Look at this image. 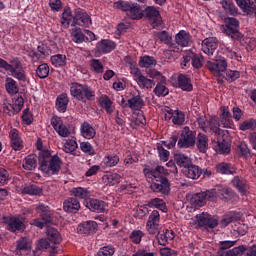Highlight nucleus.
I'll use <instances>...</instances> for the list:
<instances>
[{
	"mask_svg": "<svg viewBox=\"0 0 256 256\" xmlns=\"http://www.w3.org/2000/svg\"><path fill=\"white\" fill-rule=\"evenodd\" d=\"M143 173L150 184V189L154 193H162V195H169V191H171V184L169 183V179L165 177L169 172L163 166H157L155 169L153 168H144Z\"/></svg>",
	"mask_w": 256,
	"mask_h": 256,
	"instance_id": "nucleus-1",
	"label": "nucleus"
},
{
	"mask_svg": "<svg viewBox=\"0 0 256 256\" xmlns=\"http://www.w3.org/2000/svg\"><path fill=\"white\" fill-rule=\"evenodd\" d=\"M39 169L44 175H59L61 171V158L59 156L51 155L49 151H41L38 156Z\"/></svg>",
	"mask_w": 256,
	"mask_h": 256,
	"instance_id": "nucleus-2",
	"label": "nucleus"
},
{
	"mask_svg": "<svg viewBox=\"0 0 256 256\" xmlns=\"http://www.w3.org/2000/svg\"><path fill=\"white\" fill-rule=\"evenodd\" d=\"M70 93L72 97L78 99V101H94L95 91L88 85H82L79 83H73L70 87Z\"/></svg>",
	"mask_w": 256,
	"mask_h": 256,
	"instance_id": "nucleus-3",
	"label": "nucleus"
},
{
	"mask_svg": "<svg viewBox=\"0 0 256 256\" xmlns=\"http://www.w3.org/2000/svg\"><path fill=\"white\" fill-rule=\"evenodd\" d=\"M195 143H197V132L191 130L188 126H185L180 131V138L177 143L178 149H189L191 147H195Z\"/></svg>",
	"mask_w": 256,
	"mask_h": 256,
	"instance_id": "nucleus-4",
	"label": "nucleus"
},
{
	"mask_svg": "<svg viewBox=\"0 0 256 256\" xmlns=\"http://www.w3.org/2000/svg\"><path fill=\"white\" fill-rule=\"evenodd\" d=\"M114 8L120 9V11H126L130 19H143V11H141V7L137 4H131L127 1H118L114 3Z\"/></svg>",
	"mask_w": 256,
	"mask_h": 256,
	"instance_id": "nucleus-5",
	"label": "nucleus"
},
{
	"mask_svg": "<svg viewBox=\"0 0 256 256\" xmlns=\"http://www.w3.org/2000/svg\"><path fill=\"white\" fill-rule=\"evenodd\" d=\"M222 32L231 37L234 41L243 39V34L239 32V20L233 17L225 18V26L222 27Z\"/></svg>",
	"mask_w": 256,
	"mask_h": 256,
	"instance_id": "nucleus-6",
	"label": "nucleus"
},
{
	"mask_svg": "<svg viewBox=\"0 0 256 256\" xmlns=\"http://www.w3.org/2000/svg\"><path fill=\"white\" fill-rule=\"evenodd\" d=\"M200 129H203L205 133H213L214 135H221V124L217 118H211L207 120L205 117H200L197 119Z\"/></svg>",
	"mask_w": 256,
	"mask_h": 256,
	"instance_id": "nucleus-7",
	"label": "nucleus"
},
{
	"mask_svg": "<svg viewBox=\"0 0 256 256\" xmlns=\"http://www.w3.org/2000/svg\"><path fill=\"white\" fill-rule=\"evenodd\" d=\"M196 221L199 227H204L207 231H213V229L219 225V219L205 212L196 215Z\"/></svg>",
	"mask_w": 256,
	"mask_h": 256,
	"instance_id": "nucleus-8",
	"label": "nucleus"
},
{
	"mask_svg": "<svg viewBox=\"0 0 256 256\" xmlns=\"http://www.w3.org/2000/svg\"><path fill=\"white\" fill-rule=\"evenodd\" d=\"M161 214L159 211L154 210L150 213L147 223H146V230L148 231L149 235H157L159 233V227H161Z\"/></svg>",
	"mask_w": 256,
	"mask_h": 256,
	"instance_id": "nucleus-9",
	"label": "nucleus"
},
{
	"mask_svg": "<svg viewBox=\"0 0 256 256\" xmlns=\"http://www.w3.org/2000/svg\"><path fill=\"white\" fill-rule=\"evenodd\" d=\"M206 67L212 75L218 77L220 73L227 71V60L224 57H217L215 62L208 61Z\"/></svg>",
	"mask_w": 256,
	"mask_h": 256,
	"instance_id": "nucleus-10",
	"label": "nucleus"
},
{
	"mask_svg": "<svg viewBox=\"0 0 256 256\" xmlns=\"http://www.w3.org/2000/svg\"><path fill=\"white\" fill-rule=\"evenodd\" d=\"M144 15L148 19V21H150V24L154 29H157V27H161L163 19L161 18L159 10H157L155 6L146 7V9L144 10Z\"/></svg>",
	"mask_w": 256,
	"mask_h": 256,
	"instance_id": "nucleus-11",
	"label": "nucleus"
},
{
	"mask_svg": "<svg viewBox=\"0 0 256 256\" xmlns=\"http://www.w3.org/2000/svg\"><path fill=\"white\" fill-rule=\"evenodd\" d=\"M3 223L7 224L8 231L15 233L21 231L25 227L23 217L20 216H4Z\"/></svg>",
	"mask_w": 256,
	"mask_h": 256,
	"instance_id": "nucleus-12",
	"label": "nucleus"
},
{
	"mask_svg": "<svg viewBox=\"0 0 256 256\" xmlns=\"http://www.w3.org/2000/svg\"><path fill=\"white\" fill-rule=\"evenodd\" d=\"M215 197H218L219 199H222L223 201H231L233 197H237V194L233 192L231 188H218V189H212L209 193L210 199H215Z\"/></svg>",
	"mask_w": 256,
	"mask_h": 256,
	"instance_id": "nucleus-13",
	"label": "nucleus"
},
{
	"mask_svg": "<svg viewBox=\"0 0 256 256\" xmlns=\"http://www.w3.org/2000/svg\"><path fill=\"white\" fill-rule=\"evenodd\" d=\"M219 121L221 127L224 129H233V126L235 123L233 122V116L231 115V111L229 110V107L222 106L220 107V113H219Z\"/></svg>",
	"mask_w": 256,
	"mask_h": 256,
	"instance_id": "nucleus-14",
	"label": "nucleus"
},
{
	"mask_svg": "<svg viewBox=\"0 0 256 256\" xmlns=\"http://www.w3.org/2000/svg\"><path fill=\"white\" fill-rule=\"evenodd\" d=\"M73 25H79L80 27H89L91 25V17L87 12L77 8L73 15Z\"/></svg>",
	"mask_w": 256,
	"mask_h": 256,
	"instance_id": "nucleus-15",
	"label": "nucleus"
},
{
	"mask_svg": "<svg viewBox=\"0 0 256 256\" xmlns=\"http://www.w3.org/2000/svg\"><path fill=\"white\" fill-rule=\"evenodd\" d=\"M51 126L60 137H69V135H71V131H69V128L63 123L61 117L53 116L51 118Z\"/></svg>",
	"mask_w": 256,
	"mask_h": 256,
	"instance_id": "nucleus-16",
	"label": "nucleus"
},
{
	"mask_svg": "<svg viewBox=\"0 0 256 256\" xmlns=\"http://www.w3.org/2000/svg\"><path fill=\"white\" fill-rule=\"evenodd\" d=\"M33 242L28 237H21L16 242V252L18 255H28L31 253Z\"/></svg>",
	"mask_w": 256,
	"mask_h": 256,
	"instance_id": "nucleus-17",
	"label": "nucleus"
},
{
	"mask_svg": "<svg viewBox=\"0 0 256 256\" xmlns=\"http://www.w3.org/2000/svg\"><path fill=\"white\" fill-rule=\"evenodd\" d=\"M217 47H219V40H217L215 37H209L202 41V51L209 57L215 53Z\"/></svg>",
	"mask_w": 256,
	"mask_h": 256,
	"instance_id": "nucleus-18",
	"label": "nucleus"
},
{
	"mask_svg": "<svg viewBox=\"0 0 256 256\" xmlns=\"http://www.w3.org/2000/svg\"><path fill=\"white\" fill-rule=\"evenodd\" d=\"M10 146L14 151H21L23 149V139H21V133L19 130L13 128L9 132Z\"/></svg>",
	"mask_w": 256,
	"mask_h": 256,
	"instance_id": "nucleus-19",
	"label": "nucleus"
},
{
	"mask_svg": "<svg viewBox=\"0 0 256 256\" xmlns=\"http://www.w3.org/2000/svg\"><path fill=\"white\" fill-rule=\"evenodd\" d=\"M211 193V190H207L204 192L193 194L190 203L193 205V207H203L205 203H207V199H213L209 198V194Z\"/></svg>",
	"mask_w": 256,
	"mask_h": 256,
	"instance_id": "nucleus-20",
	"label": "nucleus"
},
{
	"mask_svg": "<svg viewBox=\"0 0 256 256\" xmlns=\"http://www.w3.org/2000/svg\"><path fill=\"white\" fill-rule=\"evenodd\" d=\"M95 231H97V222L95 221H87L77 227V233H79V235H91V233H95Z\"/></svg>",
	"mask_w": 256,
	"mask_h": 256,
	"instance_id": "nucleus-21",
	"label": "nucleus"
},
{
	"mask_svg": "<svg viewBox=\"0 0 256 256\" xmlns=\"http://www.w3.org/2000/svg\"><path fill=\"white\" fill-rule=\"evenodd\" d=\"M63 209L66 213H77L81 209V203L77 198L70 197L64 201Z\"/></svg>",
	"mask_w": 256,
	"mask_h": 256,
	"instance_id": "nucleus-22",
	"label": "nucleus"
},
{
	"mask_svg": "<svg viewBox=\"0 0 256 256\" xmlns=\"http://www.w3.org/2000/svg\"><path fill=\"white\" fill-rule=\"evenodd\" d=\"M175 41L180 47H189V45L193 43L191 34L185 30H181L178 34H176Z\"/></svg>",
	"mask_w": 256,
	"mask_h": 256,
	"instance_id": "nucleus-23",
	"label": "nucleus"
},
{
	"mask_svg": "<svg viewBox=\"0 0 256 256\" xmlns=\"http://www.w3.org/2000/svg\"><path fill=\"white\" fill-rule=\"evenodd\" d=\"M36 211L38 215H40L42 221L45 223H51L53 221L51 210H49V206H45L44 204H38L36 206Z\"/></svg>",
	"mask_w": 256,
	"mask_h": 256,
	"instance_id": "nucleus-24",
	"label": "nucleus"
},
{
	"mask_svg": "<svg viewBox=\"0 0 256 256\" xmlns=\"http://www.w3.org/2000/svg\"><path fill=\"white\" fill-rule=\"evenodd\" d=\"M184 175H186L188 179H199V177L203 175V169L195 164H190L184 169Z\"/></svg>",
	"mask_w": 256,
	"mask_h": 256,
	"instance_id": "nucleus-25",
	"label": "nucleus"
},
{
	"mask_svg": "<svg viewBox=\"0 0 256 256\" xmlns=\"http://www.w3.org/2000/svg\"><path fill=\"white\" fill-rule=\"evenodd\" d=\"M102 182L104 185L113 187V185H119L121 183V176L118 173L108 172L102 176Z\"/></svg>",
	"mask_w": 256,
	"mask_h": 256,
	"instance_id": "nucleus-26",
	"label": "nucleus"
},
{
	"mask_svg": "<svg viewBox=\"0 0 256 256\" xmlns=\"http://www.w3.org/2000/svg\"><path fill=\"white\" fill-rule=\"evenodd\" d=\"M125 106L132 109V111H140V109L145 107V101H143L140 95H136L130 98Z\"/></svg>",
	"mask_w": 256,
	"mask_h": 256,
	"instance_id": "nucleus-27",
	"label": "nucleus"
},
{
	"mask_svg": "<svg viewBox=\"0 0 256 256\" xmlns=\"http://www.w3.org/2000/svg\"><path fill=\"white\" fill-rule=\"evenodd\" d=\"M86 207L90 209V211H96V213H103L107 209V204L102 200L98 199H90L87 202Z\"/></svg>",
	"mask_w": 256,
	"mask_h": 256,
	"instance_id": "nucleus-28",
	"label": "nucleus"
},
{
	"mask_svg": "<svg viewBox=\"0 0 256 256\" xmlns=\"http://www.w3.org/2000/svg\"><path fill=\"white\" fill-rule=\"evenodd\" d=\"M196 146L200 153H207L209 149V138L203 133H199L196 137Z\"/></svg>",
	"mask_w": 256,
	"mask_h": 256,
	"instance_id": "nucleus-29",
	"label": "nucleus"
},
{
	"mask_svg": "<svg viewBox=\"0 0 256 256\" xmlns=\"http://www.w3.org/2000/svg\"><path fill=\"white\" fill-rule=\"evenodd\" d=\"M80 133L84 139H93L97 132L89 122H83L80 127Z\"/></svg>",
	"mask_w": 256,
	"mask_h": 256,
	"instance_id": "nucleus-30",
	"label": "nucleus"
},
{
	"mask_svg": "<svg viewBox=\"0 0 256 256\" xmlns=\"http://www.w3.org/2000/svg\"><path fill=\"white\" fill-rule=\"evenodd\" d=\"M233 187H235L239 193L245 195L247 193L248 185L247 180L243 179V177L235 176L231 181Z\"/></svg>",
	"mask_w": 256,
	"mask_h": 256,
	"instance_id": "nucleus-31",
	"label": "nucleus"
},
{
	"mask_svg": "<svg viewBox=\"0 0 256 256\" xmlns=\"http://www.w3.org/2000/svg\"><path fill=\"white\" fill-rule=\"evenodd\" d=\"M96 49L98 53H111L115 49V42L111 40H102L97 43Z\"/></svg>",
	"mask_w": 256,
	"mask_h": 256,
	"instance_id": "nucleus-32",
	"label": "nucleus"
},
{
	"mask_svg": "<svg viewBox=\"0 0 256 256\" xmlns=\"http://www.w3.org/2000/svg\"><path fill=\"white\" fill-rule=\"evenodd\" d=\"M22 167L25 169V171H34V169H37V155L30 154L26 156L24 158Z\"/></svg>",
	"mask_w": 256,
	"mask_h": 256,
	"instance_id": "nucleus-33",
	"label": "nucleus"
},
{
	"mask_svg": "<svg viewBox=\"0 0 256 256\" xmlns=\"http://www.w3.org/2000/svg\"><path fill=\"white\" fill-rule=\"evenodd\" d=\"M217 173H221V175H235L237 170L233 165L225 162H221L216 166Z\"/></svg>",
	"mask_w": 256,
	"mask_h": 256,
	"instance_id": "nucleus-34",
	"label": "nucleus"
},
{
	"mask_svg": "<svg viewBox=\"0 0 256 256\" xmlns=\"http://www.w3.org/2000/svg\"><path fill=\"white\" fill-rule=\"evenodd\" d=\"M213 149L216 153H220V155L227 154L231 151V147H229V143L225 140L222 141H213Z\"/></svg>",
	"mask_w": 256,
	"mask_h": 256,
	"instance_id": "nucleus-35",
	"label": "nucleus"
},
{
	"mask_svg": "<svg viewBox=\"0 0 256 256\" xmlns=\"http://www.w3.org/2000/svg\"><path fill=\"white\" fill-rule=\"evenodd\" d=\"M99 104L102 107V109H105L108 115H111V113L115 111V106H113V101H111V98H109V96L107 95H102L100 97Z\"/></svg>",
	"mask_w": 256,
	"mask_h": 256,
	"instance_id": "nucleus-36",
	"label": "nucleus"
},
{
	"mask_svg": "<svg viewBox=\"0 0 256 256\" xmlns=\"http://www.w3.org/2000/svg\"><path fill=\"white\" fill-rule=\"evenodd\" d=\"M69 105V97L67 94H60L56 99V109L59 113H65Z\"/></svg>",
	"mask_w": 256,
	"mask_h": 256,
	"instance_id": "nucleus-37",
	"label": "nucleus"
},
{
	"mask_svg": "<svg viewBox=\"0 0 256 256\" xmlns=\"http://www.w3.org/2000/svg\"><path fill=\"white\" fill-rule=\"evenodd\" d=\"M245 249H247V246L241 245L228 251H218V256H243Z\"/></svg>",
	"mask_w": 256,
	"mask_h": 256,
	"instance_id": "nucleus-38",
	"label": "nucleus"
},
{
	"mask_svg": "<svg viewBox=\"0 0 256 256\" xmlns=\"http://www.w3.org/2000/svg\"><path fill=\"white\" fill-rule=\"evenodd\" d=\"M5 87L9 95H18L19 94V84L13 78H6Z\"/></svg>",
	"mask_w": 256,
	"mask_h": 256,
	"instance_id": "nucleus-39",
	"label": "nucleus"
},
{
	"mask_svg": "<svg viewBox=\"0 0 256 256\" xmlns=\"http://www.w3.org/2000/svg\"><path fill=\"white\" fill-rule=\"evenodd\" d=\"M174 160L176 161V164L179 167H184V169H186V167H189L191 165V159L189 158V156H187L183 153L175 154Z\"/></svg>",
	"mask_w": 256,
	"mask_h": 256,
	"instance_id": "nucleus-40",
	"label": "nucleus"
},
{
	"mask_svg": "<svg viewBox=\"0 0 256 256\" xmlns=\"http://www.w3.org/2000/svg\"><path fill=\"white\" fill-rule=\"evenodd\" d=\"M71 37L74 43H85V34H83V30L79 27H74L71 29Z\"/></svg>",
	"mask_w": 256,
	"mask_h": 256,
	"instance_id": "nucleus-41",
	"label": "nucleus"
},
{
	"mask_svg": "<svg viewBox=\"0 0 256 256\" xmlns=\"http://www.w3.org/2000/svg\"><path fill=\"white\" fill-rule=\"evenodd\" d=\"M154 36L156 39L161 41V43H164L165 45H168L169 47H173V38L167 31H161L154 33Z\"/></svg>",
	"mask_w": 256,
	"mask_h": 256,
	"instance_id": "nucleus-42",
	"label": "nucleus"
},
{
	"mask_svg": "<svg viewBox=\"0 0 256 256\" xmlns=\"http://www.w3.org/2000/svg\"><path fill=\"white\" fill-rule=\"evenodd\" d=\"M119 156L117 154H111V153H107L105 156H104V159H103V164L106 166V167H116V165H119Z\"/></svg>",
	"mask_w": 256,
	"mask_h": 256,
	"instance_id": "nucleus-43",
	"label": "nucleus"
},
{
	"mask_svg": "<svg viewBox=\"0 0 256 256\" xmlns=\"http://www.w3.org/2000/svg\"><path fill=\"white\" fill-rule=\"evenodd\" d=\"M178 85L182 91H193V84H191V79L183 74L178 77Z\"/></svg>",
	"mask_w": 256,
	"mask_h": 256,
	"instance_id": "nucleus-44",
	"label": "nucleus"
},
{
	"mask_svg": "<svg viewBox=\"0 0 256 256\" xmlns=\"http://www.w3.org/2000/svg\"><path fill=\"white\" fill-rule=\"evenodd\" d=\"M136 83L140 87V89H153V87H155V81L143 75L136 80Z\"/></svg>",
	"mask_w": 256,
	"mask_h": 256,
	"instance_id": "nucleus-45",
	"label": "nucleus"
},
{
	"mask_svg": "<svg viewBox=\"0 0 256 256\" xmlns=\"http://www.w3.org/2000/svg\"><path fill=\"white\" fill-rule=\"evenodd\" d=\"M48 241L54 243V245H59L61 243V234L55 228H49L47 231Z\"/></svg>",
	"mask_w": 256,
	"mask_h": 256,
	"instance_id": "nucleus-46",
	"label": "nucleus"
},
{
	"mask_svg": "<svg viewBox=\"0 0 256 256\" xmlns=\"http://www.w3.org/2000/svg\"><path fill=\"white\" fill-rule=\"evenodd\" d=\"M51 63L54 67H65L67 65V56L56 54L51 57Z\"/></svg>",
	"mask_w": 256,
	"mask_h": 256,
	"instance_id": "nucleus-47",
	"label": "nucleus"
},
{
	"mask_svg": "<svg viewBox=\"0 0 256 256\" xmlns=\"http://www.w3.org/2000/svg\"><path fill=\"white\" fill-rule=\"evenodd\" d=\"M238 7L243 11H251V9H255L256 0H235Z\"/></svg>",
	"mask_w": 256,
	"mask_h": 256,
	"instance_id": "nucleus-48",
	"label": "nucleus"
},
{
	"mask_svg": "<svg viewBox=\"0 0 256 256\" xmlns=\"http://www.w3.org/2000/svg\"><path fill=\"white\" fill-rule=\"evenodd\" d=\"M224 11H226L229 15H237V7L231 0H222L220 2Z\"/></svg>",
	"mask_w": 256,
	"mask_h": 256,
	"instance_id": "nucleus-49",
	"label": "nucleus"
},
{
	"mask_svg": "<svg viewBox=\"0 0 256 256\" xmlns=\"http://www.w3.org/2000/svg\"><path fill=\"white\" fill-rule=\"evenodd\" d=\"M15 96L12 98L13 106L16 112H20L23 109V105H25V100L23 99V94L18 93L14 94Z\"/></svg>",
	"mask_w": 256,
	"mask_h": 256,
	"instance_id": "nucleus-50",
	"label": "nucleus"
},
{
	"mask_svg": "<svg viewBox=\"0 0 256 256\" xmlns=\"http://www.w3.org/2000/svg\"><path fill=\"white\" fill-rule=\"evenodd\" d=\"M70 193L76 197L75 199H87V197H89V191L81 187L72 188Z\"/></svg>",
	"mask_w": 256,
	"mask_h": 256,
	"instance_id": "nucleus-51",
	"label": "nucleus"
},
{
	"mask_svg": "<svg viewBox=\"0 0 256 256\" xmlns=\"http://www.w3.org/2000/svg\"><path fill=\"white\" fill-rule=\"evenodd\" d=\"M139 65L148 69V67H153V65H157V60H155V58L152 56L145 55L140 57Z\"/></svg>",
	"mask_w": 256,
	"mask_h": 256,
	"instance_id": "nucleus-52",
	"label": "nucleus"
},
{
	"mask_svg": "<svg viewBox=\"0 0 256 256\" xmlns=\"http://www.w3.org/2000/svg\"><path fill=\"white\" fill-rule=\"evenodd\" d=\"M22 193L24 195H43V189L39 188L37 185H28L23 188Z\"/></svg>",
	"mask_w": 256,
	"mask_h": 256,
	"instance_id": "nucleus-53",
	"label": "nucleus"
},
{
	"mask_svg": "<svg viewBox=\"0 0 256 256\" xmlns=\"http://www.w3.org/2000/svg\"><path fill=\"white\" fill-rule=\"evenodd\" d=\"M49 65L46 63L40 64L36 69V75L39 79H47L49 77Z\"/></svg>",
	"mask_w": 256,
	"mask_h": 256,
	"instance_id": "nucleus-54",
	"label": "nucleus"
},
{
	"mask_svg": "<svg viewBox=\"0 0 256 256\" xmlns=\"http://www.w3.org/2000/svg\"><path fill=\"white\" fill-rule=\"evenodd\" d=\"M77 147V141H75L74 139H67L64 142L63 151L65 153H74V151H77Z\"/></svg>",
	"mask_w": 256,
	"mask_h": 256,
	"instance_id": "nucleus-55",
	"label": "nucleus"
},
{
	"mask_svg": "<svg viewBox=\"0 0 256 256\" xmlns=\"http://www.w3.org/2000/svg\"><path fill=\"white\" fill-rule=\"evenodd\" d=\"M236 151L240 157H245V159L251 155V150H249V146H247V143L245 142H240L236 148Z\"/></svg>",
	"mask_w": 256,
	"mask_h": 256,
	"instance_id": "nucleus-56",
	"label": "nucleus"
},
{
	"mask_svg": "<svg viewBox=\"0 0 256 256\" xmlns=\"http://www.w3.org/2000/svg\"><path fill=\"white\" fill-rule=\"evenodd\" d=\"M172 122L174 125H185V112L175 110Z\"/></svg>",
	"mask_w": 256,
	"mask_h": 256,
	"instance_id": "nucleus-57",
	"label": "nucleus"
},
{
	"mask_svg": "<svg viewBox=\"0 0 256 256\" xmlns=\"http://www.w3.org/2000/svg\"><path fill=\"white\" fill-rule=\"evenodd\" d=\"M71 19H73V14L71 13V8H65L62 13V25L63 27H69V23H71Z\"/></svg>",
	"mask_w": 256,
	"mask_h": 256,
	"instance_id": "nucleus-58",
	"label": "nucleus"
},
{
	"mask_svg": "<svg viewBox=\"0 0 256 256\" xmlns=\"http://www.w3.org/2000/svg\"><path fill=\"white\" fill-rule=\"evenodd\" d=\"M148 205L150 207H156V209H160V211H166L167 210V207L165 206V201H163V199H160V198L151 199L148 202Z\"/></svg>",
	"mask_w": 256,
	"mask_h": 256,
	"instance_id": "nucleus-59",
	"label": "nucleus"
},
{
	"mask_svg": "<svg viewBox=\"0 0 256 256\" xmlns=\"http://www.w3.org/2000/svg\"><path fill=\"white\" fill-rule=\"evenodd\" d=\"M90 67L95 73H103L105 71V67L99 59L90 60Z\"/></svg>",
	"mask_w": 256,
	"mask_h": 256,
	"instance_id": "nucleus-60",
	"label": "nucleus"
},
{
	"mask_svg": "<svg viewBox=\"0 0 256 256\" xmlns=\"http://www.w3.org/2000/svg\"><path fill=\"white\" fill-rule=\"evenodd\" d=\"M144 236L145 233H143V231L133 230L132 233L130 234V241H132V243H135V245H139Z\"/></svg>",
	"mask_w": 256,
	"mask_h": 256,
	"instance_id": "nucleus-61",
	"label": "nucleus"
},
{
	"mask_svg": "<svg viewBox=\"0 0 256 256\" xmlns=\"http://www.w3.org/2000/svg\"><path fill=\"white\" fill-rule=\"evenodd\" d=\"M256 128V121L253 119L245 120L239 124L240 131H249Z\"/></svg>",
	"mask_w": 256,
	"mask_h": 256,
	"instance_id": "nucleus-62",
	"label": "nucleus"
},
{
	"mask_svg": "<svg viewBox=\"0 0 256 256\" xmlns=\"http://www.w3.org/2000/svg\"><path fill=\"white\" fill-rule=\"evenodd\" d=\"M235 221V213L230 212L223 216V218L220 221V227H227L230 223H233Z\"/></svg>",
	"mask_w": 256,
	"mask_h": 256,
	"instance_id": "nucleus-63",
	"label": "nucleus"
},
{
	"mask_svg": "<svg viewBox=\"0 0 256 256\" xmlns=\"http://www.w3.org/2000/svg\"><path fill=\"white\" fill-rule=\"evenodd\" d=\"M98 256H113L115 255V247L113 246H104L99 249Z\"/></svg>",
	"mask_w": 256,
	"mask_h": 256,
	"instance_id": "nucleus-64",
	"label": "nucleus"
}]
</instances>
